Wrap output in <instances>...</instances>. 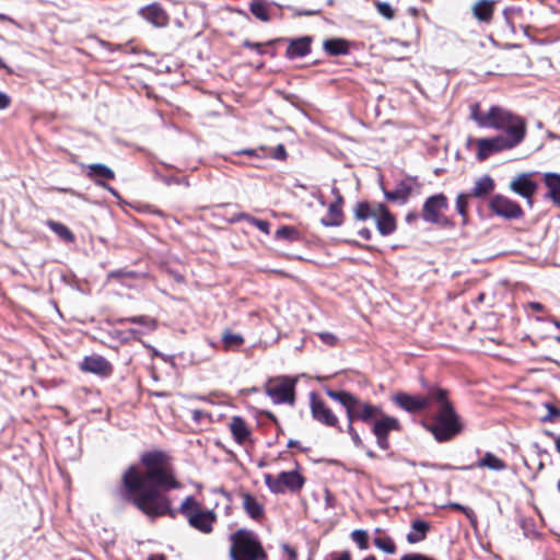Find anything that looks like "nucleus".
Returning a JSON list of instances; mask_svg holds the SVG:
<instances>
[{
	"mask_svg": "<svg viewBox=\"0 0 560 560\" xmlns=\"http://www.w3.org/2000/svg\"><path fill=\"white\" fill-rule=\"evenodd\" d=\"M398 430H400L399 421L395 417L384 413L383 410L373 421L372 432L376 436L378 447L382 450L388 448V433Z\"/></svg>",
	"mask_w": 560,
	"mask_h": 560,
	"instance_id": "9b49d317",
	"label": "nucleus"
},
{
	"mask_svg": "<svg viewBox=\"0 0 560 560\" xmlns=\"http://www.w3.org/2000/svg\"><path fill=\"white\" fill-rule=\"evenodd\" d=\"M80 369L83 372L93 373L103 377L109 376L113 372L110 362L97 354L85 357L80 363Z\"/></svg>",
	"mask_w": 560,
	"mask_h": 560,
	"instance_id": "dca6fc26",
	"label": "nucleus"
},
{
	"mask_svg": "<svg viewBox=\"0 0 560 560\" xmlns=\"http://www.w3.org/2000/svg\"><path fill=\"white\" fill-rule=\"evenodd\" d=\"M147 560H166L164 555H151Z\"/></svg>",
	"mask_w": 560,
	"mask_h": 560,
	"instance_id": "4d7b16f0",
	"label": "nucleus"
},
{
	"mask_svg": "<svg viewBox=\"0 0 560 560\" xmlns=\"http://www.w3.org/2000/svg\"><path fill=\"white\" fill-rule=\"evenodd\" d=\"M235 154L253 156V155H257V152H256V150H241V151L235 152Z\"/></svg>",
	"mask_w": 560,
	"mask_h": 560,
	"instance_id": "5fc2aeb1",
	"label": "nucleus"
},
{
	"mask_svg": "<svg viewBox=\"0 0 560 560\" xmlns=\"http://www.w3.org/2000/svg\"><path fill=\"white\" fill-rule=\"evenodd\" d=\"M295 384V378L288 376L276 377L267 382L265 392L276 404L293 405Z\"/></svg>",
	"mask_w": 560,
	"mask_h": 560,
	"instance_id": "1a4fd4ad",
	"label": "nucleus"
},
{
	"mask_svg": "<svg viewBox=\"0 0 560 560\" xmlns=\"http://www.w3.org/2000/svg\"><path fill=\"white\" fill-rule=\"evenodd\" d=\"M528 306H529L532 310L537 311V312H540V311H542V310H544L542 304H540V303H538V302H530V303L528 304Z\"/></svg>",
	"mask_w": 560,
	"mask_h": 560,
	"instance_id": "864d4df0",
	"label": "nucleus"
},
{
	"mask_svg": "<svg viewBox=\"0 0 560 560\" xmlns=\"http://www.w3.org/2000/svg\"><path fill=\"white\" fill-rule=\"evenodd\" d=\"M238 219L244 220L254 226L256 225V222H258V220H259V219H257L250 214H247V213L240 214Z\"/></svg>",
	"mask_w": 560,
	"mask_h": 560,
	"instance_id": "603ef678",
	"label": "nucleus"
},
{
	"mask_svg": "<svg viewBox=\"0 0 560 560\" xmlns=\"http://www.w3.org/2000/svg\"><path fill=\"white\" fill-rule=\"evenodd\" d=\"M555 325H556L558 328H560V323H559V322H557V320H556V322H555Z\"/></svg>",
	"mask_w": 560,
	"mask_h": 560,
	"instance_id": "774afa93",
	"label": "nucleus"
},
{
	"mask_svg": "<svg viewBox=\"0 0 560 560\" xmlns=\"http://www.w3.org/2000/svg\"><path fill=\"white\" fill-rule=\"evenodd\" d=\"M359 234L364 237L365 240H369L371 237V232L368 229H363L359 232Z\"/></svg>",
	"mask_w": 560,
	"mask_h": 560,
	"instance_id": "6e6d98bb",
	"label": "nucleus"
},
{
	"mask_svg": "<svg viewBox=\"0 0 560 560\" xmlns=\"http://www.w3.org/2000/svg\"><path fill=\"white\" fill-rule=\"evenodd\" d=\"M416 185L415 178H407L399 182L396 188L392 191L384 190L386 199L399 203H405L410 197Z\"/></svg>",
	"mask_w": 560,
	"mask_h": 560,
	"instance_id": "a211bd4d",
	"label": "nucleus"
},
{
	"mask_svg": "<svg viewBox=\"0 0 560 560\" xmlns=\"http://www.w3.org/2000/svg\"><path fill=\"white\" fill-rule=\"evenodd\" d=\"M516 142H477V159L483 161L490 155L512 149Z\"/></svg>",
	"mask_w": 560,
	"mask_h": 560,
	"instance_id": "412c9836",
	"label": "nucleus"
},
{
	"mask_svg": "<svg viewBox=\"0 0 560 560\" xmlns=\"http://www.w3.org/2000/svg\"><path fill=\"white\" fill-rule=\"evenodd\" d=\"M431 400H434L431 397V390L428 396H413L401 392L393 396V401L408 412H418L427 409Z\"/></svg>",
	"mask_w": 560,
	"mask_h": 560,
	"instance_id": "4468645a",
	"label": "nucleus"
},
{
	"mask_svg": "<svg viewBox=\"0 0 560 560\" xmlns=\"http://www.w3.org/2000/svg\"><path fill=\"white\" fill-rule=\"evenodd\" d=\"M545 184L549 189L548 196L560 207V175L552 173L545 174Z\"/></svg>",
	"mask_w": 560,
	"mask_h": 560,
	"instance_id": "c85d7f7f",
	"label": "nucleus"
},
{
	"mask_svg": "<svg viewBox=\"0 0 560 560\" xmlns=\"http://www.w3.org/2000/svg\"><path fill=\"white\" fill-rule=\"evenodd\" d=\"M298 445V441H294V440H290L288 442V447H295Z\"/></svg>",
	"mask_w": 560,
	"mask_h": 560,
	"instance_id": "0e129e2a",
	"label": "nucleus"
},
{
	"mask_svg": "<svg viewBox=\"0 0 560 560\" xmlns=\"http://www.w3.org/2000/svg\"><path fill=\"white\" fill-rule=\"evenodd\" d=\"M324 49L331 56L345 55L348 52V43L340 38L327 39L324 42Z\"/></svg>",
	"mask_w": 560,
	"mask_h": 560,
	"instance_id": "473e14b6",
	"label": "nucleus"
},
{
	"mask_svg": "<svg viewBox=\"0 0 560 560\" xmlns=\"http://www.w3.org/2000/svg\"><path fill=\"white\" fill-rule=\"evenodd\" d=\"M354 215L358 220L361 221L373 219L376 223L378 232L382 235H389L396 230L395 217L382 203H358L354 210Z\"/></svg>",
	"mask_w": 560,
	"mask_h": 560,
	"instance_id": "0eeeda50",
	"label": "nucleus"
},
{
	"mask_svg": "<svg viewBox=\"0 0 560 560\" xmlns=\"http://www.w3.org/2000/svg\"><path fill=\"white\" fill-rule=\"evenodd\" d=\"M494 10V0H478L472 5L474 16L481 22H489Z\"/></svg>",
	"mask_w": 560,
	"mask_h": 560,
	"instance_id": "393cba45",
	"label": "nucleus"
},
{
	"mask_svg": "<svg viewBox=\"0 0 560 560\" xmlns=\"http://www.w3.org/2000/svg\"><path fill=\"white\" fill-rule=\"evenodd\" d=\"M310 45H311L310 37H301L298 39H293V40H291V43L287 49V56L289 58L304 57L311 50Z\"/></svg>",
	"mask_w": 560,
	"mask_h": 560,
	"instance_id": "bb28decb",
	"label": "nucleus"
},
{
	"mask_svg": "<svg viewBox=\"0 0 560 560\" xmlns=\"http://www.w3.org/2000/svg\"><path fill=\"white\" fill-rule=\"evenodd\" d=\"M548 415L544 418V421L552 420L553 418L560 417V410L551 405H546Z\"/></svg>",
	"mask_w": 560,
	"mask_h": 560,
	"instance_id": "37998d69",
	"label": "nucleus"
},
{
	"mask_svg": "<svg viewBox=\"0 0 560 560\" xmlns=\"http://www.w3.org/2000/svg\"><path fill=\"white\" fill-rule=\"evenodd\" d=\"M229 428H230V431L232 433L234 441L237 444L243 445L247 441H249L252 432H250V429L248 428L247 423L245 422V420L242 417H240V416L232 417L230 420V423H229Z\"/></svg>",
	"mask_w": 560,
	"mask_h": 560,
	"instance_id": "6ab92c4d",
	"label": "nucleus"
},
{
	"mask_svg": "<svg viewBox=\"0 0 560 560\" xmlns=\"http://www.w3.org/2000/svg\"><path fill=\"white\" fill-rule=\"evenodd\" d=\"M450 506L453 509H456V510H460V511L464 510V506L458 503H452Z\"/></svg>",
	"mask_w": 560,
	"mask_h": 560,
	"instance_id": "680f3d73",
	"label": "nucleus"
},
{
	"mask_svg": "<svg viewBox=\"0 0 560 560\" xmlns=\"http://www.w3.org/2000/svg\"><path fill=\"white\" fill-rule=\"evenodd\" d=\"M238 219L244 220L254 226L256 225V222H258V220H259V219H257L250 214H247V213L240 214Z\"/></svg>",
	"mask_w": 560,
	"mask_h": 560,
	"instance_id": "3c124183",
	"label": "nucleus"
},
{
	"mask_svg": "<svg viewBox=\"0 0 560 560\" xmlns=\"http://www.w3.org/2000/svg\"><path fill=\"white\" fill-rule=\"evenodd\" d=\"M470 118L480 127L502 130L511 140H523L526 133L525 120L500 106H492L489 110L482 112L479 104H472Z\"/></svg>",
	"mask_w": 560,
	"mask_h": 560,
	"instance_id": "f03ea898",
	"label": "nucleus"
},
{
	"mask_svg": "<svg viewBox=\"0 0 560 560\" xmlns=\"http://www.w3.org/2000/svg\"><path fill=\"white\" fill-rule=\"evenodd\" d=\"M310 406H311V412L312 417L327 425L337 428L339 424V420L337 416L332 412V410L322 400L318 398V396L315 393H311L310 395Z\"/></svg>",
	"mask_w": 560,
	"mask_h": 560,
	"instance_id": "ddd939ff",
	"label": "nucleus"
},
{
	"mask_svg": "<svg viewBox=\"0 0 560 560\" xmlns=\"http://www.w3.org/2000/svg\"><path fill=\"white\" fill-rule=\"evenodd\" d=\"M179 512L187 518L188 524L192 528L202 534H210L212 532L217 514L211 510H202L194 497L189 495L182 502Z\"/></svg>",
	"mask_w": 560,
	"mask_h": 560,
	"instance_id": "423d86ee",
	"label": "nucleus"
},
{
	"mask_svg": "<svg viewBox=\"0 0 560 560\" xmlns=\"http://www.w3.org/2000/svg\"><path fill=\"white\" fill-rule=\"evenodd\" d=\"M276 237L294 242L300 238V233L294 228L282 226L276 232Z\"/></svg>",
	"mask_w": 560,
	"mask_h": 560,
	"instance_id": "c9c22d12",
	"label": "nucleus"
},
{
	"mask_svg": "<svg viewBox=\"0 0 560 560\" xmlns=\"http://www.w3.org/2000/svg\"><path fill=\"white\" fill-rule=\"evenodd\" d=\"M265 483L272 493H283L285 491H300L305 479L298 470L282 471L278 476L265 475Z\"/></svg>",
	"mask_w": 560,
	"mask_h": 560,
	"instance_id": "6e6552de",
	"label": "nucleus"
},
{
	"mask_svg": "<svg viewBox=\"0 0 560 560\" xmlns=\"http://www.w3.org/2000/svg\"><path fill=\"white\" fill-rule=\"evenodd\" d=\"M336 560H350V556L349 553L343 552Z\"/></svg>",
	"mask_w": 560,
	"mask_h": 560,
	"instance_id": "052dcab7",
	"label": "nucleus"
},
{
	"mask_svg": "<svg viewBox=\"0 0 560 560\" xmlns=\"http://www.w3.org/2000/svg\"><path fill=\"white\" fill-rule=\"evenodd\" d=\"M0 69H5L9 72H11V69L3 62V60L0 58Z\"/></svg>",
	"mask_w": 560,
	"mask_h": 560,
	"instance_id": "e2e57ef3",
	"label": "nucleus"
},
{
	"mask_svg": "<svg viewBox=\"0 0 560 560\" xmlns=\"http://www.w3.org/2000/svg\"><path fill=\"white\" fill-rule=\"evenodd\" d=\"M243 46L247 47V48H250V49H255L260 55L264 52L262 45L259 44V43H253L250 40H244Z\"/></svg>",
	"mask_w": 560,
	"mask_h": 560,
	"instance_id": "a18cd8bd",
	"label": "nucleus"
},
{
	"mask_svg": "<svg viewBox=\"0 0 560 560\" xmlns=\"http://www.w3.org/2000/svg\"><path fill=\"white\" fill-rule=\"evenodd\" d=\"M132 323V324H139L143 327V329H130L129 332L132 335L135 339H140V336L144 332L152 331L156 328V322L155 319L141 315V316H132L120 319V323Z\"/></svg>",
	"mask_w": 560,
	"mask_h": 560,
	"instance_id": "5701e85b",
	"label": "nucleus"
},
{
	"mask_svg": "<svg viewBox=\"0 0 560 560\" xmlns=\"http://www.w3.org/2000/svg\"><path fill=\"white\" fill-rule=\"evenodd\" d=\"M86 175L90 178L94 179L96 182V184H98L100 186L108 189L113 195H117L115 189L108 187L103 182L97 179V178L113 179L115 177L114 172L106 165L101 164V163L90 164L88 166Z\"/></svg>",
	"mask_w": 560,
	"mask_h": 560,
	"instance_id": "aec40b11",
	"label": "nucleus"
},
{
	"mask_svg": "<svg viewBox=\"0 0 560 560\" xmlns=\"http://www.w3.org/2000/svg\"><path fill=\"white\" fill-rule=\"evenodd\" d=\"M10 103H11V100H10L9 95H7L3 92H0V109H4V108L9 107Z\"/></svg>",
	"mask_w": 560,
	"mask_h": 560,
	"instance_id": "de8ad7c7",
	"label": "nucleus"
},
{
	"mask_svg": "<svg viewBox=\"0 0 560 560\" xmlns=\"http://www.w3.org/2000/svg\"><path fill=\"white\" fill-rule=\"evenodd\" d=\"M243 508L253 520H260L264 516V505L252 494L244 493Z\"/></svg>",
	"mask_w": 560,
	"mask_h": 560,
	"instance_id": "a878e982",
	"label": "nucleus"
},
{
	"mask_svg": "<svg viewBox=\"0 0 560 560\" xmlns=\"http://www.w3.org/2000/svg\"><path fill=\"white\" fill-rule=\"evenodd\" d=\"M46 224L62 241L68 242V243L74 242V240H75L74 234L63 223H60V222H57L54 220H48Z\"/></svg>",
	"mask_w": 560,
	"mask_h": 560,
	"instance_id": "72a5a7b5",
	"label": "nucleus"
},
{
	"mask_svg": "<svg viewBox=\"0 0 560 560\" xmlns=\"http://www.w3.org/2000/svg\"><path fill=\"white\" fill-rule=\"evenodd\" d=\"M430 529V524L423 520H415L411 523V529L407 535V541L409 544H417L427 537Z\"/></svg>",
	"mask_w": 560,
	"mask_h": 560,
	"instance_id": "b1692460",
	"label": "nucleus"
},
{
	"mask_svg": "<svg viewBox=\"0 0 560 560\" xmlns=\"http://www.w3.org/2000/svg\"><path fill=\"white\" fill-rule=\"evenodd\" d=\"M222 343L224 350H237L244 343V338L241 334L225 330L222 335Z\"/></svg>",
	"mask_w": 560,
	"mask_h": 560,
	"instance_id": "f704fd0d",
	"label": "nucleus"
},
{
	"mask_svg": "<svg viewBox=\"0 0 560 560\" xmlns=\"http://www.w3.org/2000/svg\"><path fill=\"white\" fill-rule=\"evenodd\" d=\"M326 395L345 407L348 422L360 420L370 423L374 421L382 411L380 406L363 401L349 392H337L328 388L326 389Z\"/></svg>",
	"mask_w": 560,
	"mask_h": 560,
	"instance_id": "20e7f679",
	"label": "nucleus"
},
{
	"mask_svg": "<svg viewBox=\"0 0 560 560\" xmlns=\"http://www.w3.org/2000/svg\"><path fill=\"white\" fill-rule=\"evenodd\" d=\"M431 397L440 407L431 424L425 428L433 434L438 442H446L455 438L463 430L459 416L447 399V392L440 387L431 388Z\"/></svg>",
	"mask_w": 560,
	"mask_h": 560,
	"instance_id": "7ed1b4c3",
	"label": "nucleus"
},
{
	"mask_svg": "<svg viewBox=\"0 0 560 560\" xmlns=\"http://www.w3.org/2000/svg\"><path fill=\"white\" fill-rule=\"evenodd\" d=\"M555 447L557 452L560 454V434L555 436Z\"/></svg>",
	"mask_w": 560,
	"mask_h": 560,
	"instance_id": "13d9d810",
	"label": "nucleus"
},
{
	"mask_svg": "<svg viewBox=\"0 0 560 560\" xmlns=\"http://www.w3.org/2000/svg\"><path fill=\"white\" fill-rule=\"evenodd\" d=\"M400 560H433L432 558L422 553H406Z\"/></svg>",
	"mask_w": 560,
	"mask_h": 560,
	"instance_id": "79ce46f5",
	"label": "nucleus"
},
{
	"mask_svg": "<svg viewBox=\"0 0 560 560\" xmlns=\"http://www.w3.org/2000/svg\"><path fill=\"white\" fill-rule=\"evenodd\" d=\"M255 228H257L259 231L267 235L270 233V223L266 220L259 219L258 222H256Z\"/></svg>",
	"mask_w": 560,
	"mask_h": 560,
	"instance_id": "c03bdc74",
	"label": "nucleus"
},
{
	"mask_svg": "<svg viewBox=\"0 0 560 560\" xmlns=\"http://www.w3.org/2000/svg\"><path fill=\"white\" fill-rule=\"evenodd\" d=\"M145 471L129 467L122 475L126 498L143 514L151 518L171 515V501L165 492L180 488L168 463V456L161 451H151L141 456Z\"/></svg>",
	"mask_w": 560,
	"mask_h": 560,
	"instance_id": "f257e3e1",
	"label": "nucleus"
},
{
	"mask_svg": "<svg viewBox=\"0 0 560 560\" xmlns=\"http://www.w3.org/2000/svg\"><path fill=\"white\" fill-rule=\"evenodd\" d=\"M448 207L447 198L443 194L429 197L422 208V219L433 224H445L447 222L444 211Z\"/></svg>",
	"mask_w": 560,
	"mask_h": 560,
	"instance_id": "9d476101",
	"label": "nucleus"
},
{
	"mask_svg": "<svg viewBox=\"0 0 560 560\" xmlns=\"http://www.w3.org/2000/svg\"><path fill=\"white\" fill-rule=\"evenodd\" d=\"M273 156L279 160H283L287 156V152L282 144H279L273 152Z\"/></svg>",
	"mask_w": 560,
	"mask_h": 560,
	"instance_id": "09e8293b",
	"label": "nucleus"
},
{
	"mask_svg": "<svg viewBox=\"0 0 560 560\" xmlns=\"http://www.w3.org/2000/svg\"><path fill=\"white\" fill-rule=\"evenodd\" d=\"M493 179L490 176L486 175L476 180L470 195L475 197H483L489 195L493 190Z\"/></svg>",
	"mask_w": 560,
	"mask_h": 560,
	"instance_id": "2f4dec72",
	"label": "nucleus"
},
{
	"mask_svg": "<svg viewBox=\"0 0 560 560\" xmlns=\"http://www.w3.org/2000/svg\"><path fill=\"white\" fill-rule=\"evenodd\" d=\"M347 432L351 436V440L355 446H358V447L362 446V444H363L362 440H361L360 435L358 434V432L355 431V429L353 428V422L348 423Z\"/></svg>",
	"mask_w": 560,
	"mask_h": 560,
	"instance_id": "ea45409f",
	"label": "nucleus"
},
{
	"mask_svg": "<svg viewBox=\"0 0 560 560\" xmlns=\"http://www.w3.org/2000/svg\"><path fill=\"white\" fill-rule=\"evenodd\" d=\"M363 560H375V558L370 556V557L364 558Z\"/></svg>",
	"mask_w": 560,
	"mask_h": 560,
	"instance_id": "338daca9",
	"label": "nucleus"
},
{
	"mask_svg": "<svg viewBox=\"0 0 560 560\" xmlns=\"http://www.w3.org/2000/svg\"><path fill=\"white\" fill-rule=\"evenodd\" d=\"M417 218H418V214H417V213H409V214H407L406 220H407V222H409V223H410V222H412L413 220H416Z\"/></svg>",
	"mask_w": 560,
	"mask_h": 560,
	"instance_id": "bf43d9fd",
	"label": "nucleus"
},
{
	"mask_svg": "<svg viewBox=\"0 0 560 560\" xmlns=\"http://www.w3.org/2000/svg\"><path fill=\"white\" fill-rule=\"evenodd\" d=\"M138 14L154 27H165L170 23V15L158 2L139 9Z\"/></svg>",
	"mask_w": 560,
	"mask_h": 560,
	"instance_id": "2eb2a0df",
	"label": "nucleus"
},
{
	"mask_svg": "<svg viewBox=\"0 0 560 560\" xmlns=\"http://www.w3.org/2000/svg\"><path fill=\"white\" fill-rule=\"evenodd\" d=\"M470 196V194H459L456 198V209L464 219L466 218L468 198Z\"/></svg>",
	"mask_w": 560,
	"mask_h": 560,
	"instance_id": "58836bf2",
	"label": "nucleus"
},
{
	"mask_svg": "<svg viewBox=\"0 0 560 560\" xmlns=\"http://www.w3.org/2000/svg\"><path fill=\"white\" fill-rule=\"evenodd\" d=\"M510 188L515 194L530 201L537 189V184L532 179L529 174H522L511 182Z\"/></svg>",
	"mask_w": 560,
	"mask_h": 560,
	"instance_id": "f3484780",
	"label": "nucleus"
},
{
	"mask_svg": "<svg viewBox=\"0 0 560 560\" xmlns=\"http://www.w3.org/2000/svg\"><path fill=\"white\" fill-rule=\"evenodd\" d=\"M191 415H192V419L196 421V422H200L205 417H207V412L203 411V410H200V409H195L191 411Z\"/></svg>",
	"mask_w": 560,
	"mask_h": 560,
	"instance_id": "49530a36",
	"label": "nucleus"
},
{
	"mask_svg": "<svg viewBox=\"0 0 560 560\" xmlns=\"http://www.w3.org/2000/svg\"><path fill=\"white\" fill-rule=\"evenodd\" d=\"M250 13L261 22L270 21V5L265 0H254L249 4Z\"/></svg>",
	"mask_w": 560,
	"mask_h": 560,
	"instance_id": "7c9ffc66",
	"label": "nucleus"
},
{
	"mask_svg": "<svg viewBox=\"0 0 560 560\" xmlns=\"http://www.w3.org/2000/svg\"><path fill=\"white\" fill-rule=\"evenodd\" d=\"M232 560H262L266 553L257 535L247 529H238L230 536Z\"/></svg>",
	"mask_w": 560,
	"mask_h": 560,
	"instance_id": "39448f33",
	"label": "nucleus"
},
{
	"mask_svg": "<svg viewBox=\"0 0 560 560\" xmlns=\"http://www.w3.org/2000/svg\"><path fill=\"white\" fill-rule=\"evenodd\" d=\"M352 540L358 544L360 549H368V534L363 529H355L351 533Z\"/></svg>",
	"mask_w": 560,
	"mask_h": 560,
	"instance_id": "e433bc0d",
	"label": "nucleus"
},
{
	"mask_svg": "<svg viewBox=\"0 0 560 560\" xmlns=\"http://www.w3.org/2000/svg\"><path fill=\"white\" fill-rule=\"evenodd\" d=\"M375 7H376L377 12L382 16H384L386 20H393L394 19L395 11H394V9L392 8V5L389 3L376 1L375 2Z\"/></svg>",
	"mask_w": 560,
	"mask_h": 560,
	"instance_id": "4c0bfd02",
	"label": "nucleus"
},
{
	"mask_svg": "<svg viewBox=\"0 0 560 560\" xmlns=\"http://www.w3.org/2000/svg\"><path fill=\"white\" fill-rule=\"evenodd\" d=\"M489 207L493 213L508 220L523 217V210L520 205L501 195L492 197Z\"/></svg>",
	"mask_w": 560,
	"mask_h": 560,
	"instance_id": "f8f14e48",
	"label": "nucleus"
},
{
	"mask_svg": "<svg viewBox=\"0 0 560 560\" xmlns=\"http://www.w3.org/2000/svg\"><path fill=\"white\" fill-rule=\"evenodd\" d=\"M318 337L325 345L335 346L337 343V337L330 332H319Z\"/></svg>",
	"mask_w": 560,
	"mask_h": 560,
	"instance_id": "a19ab883",
	"label": "nucleus"
},
{
	"mask_svg": "<svg viewBox=\"0 0 560 560\" xmlns=\"http://www.w3.org/2000/svg\"><path fill=\"white\" fill-rule=\"evenodd\" d=\"M376 536L373 541L376 548L384 551L385 553L393 555L396 551V545L394 540L384 534L380 528L375 530Z\"/></svg>",
	"mask_w": 560,
	"mask_h": 560,
	"instance_id": "c756f323",
	"label": "nucleus"
},
{
	"mask_svg": "<svg viewBox=\"0 0 560 560\" xmlns=\"http://www.w3.org/2000/svg\"><path fill=\"white\" fill-rule=\"evenodd\" d=\"M488 468L493 471H502L506 469V464L503 459L498 457L491 452H487L475 465L463 467V469Z\"/></svg>",
	"mask_w": 560,
	"mask_h": 560,
	"instance_id": "4be33fe9",
	"label": "nucleus"
},
{
	"mask_svg": "<svg viewBox=\"0 0 560 560\" xmlns=\"http://www.w3.org/2000/svg\"><path fill=\"white\" fill-rule=\"evenodd\" d=\"M341 197L338 196V200L329 206L328 213L322 219V223L326 226H337L341 224Z\"/></svg>",
	"mask_w": 560,
	"mask_h": 560,
	"instance_id": "cd10ccee",
	"label": "nucleus"
},
{
	"mask_svg": "<svg viewBox=\"0 0 560 560\" xmlns=\"http://www.w3.org/2000/svg\"><path fill=\"white\" fill-rule=\"evenodd\" d=\"M283 551L288 555L291 560H295L298 557L296 551L289 545L282 546Z\"/></svg>",
	"mask_w": 560,
	"mask_h": 560,
	"instance_id": "8fccbe9b",
	"label": "nucleus"
},
{
	"mask_svg": "<svg viewBox=\"0 0 560 560\" xmlns=\"http://www.w3.org/2000/svg\"><path fill=\"white\" fill-rule=\"evenodd\" d=\"M0 20L5 21V20H9V18L7 15L0 13Z\"/></svg>",
	"mask_w": 560,
	"mask_h": 560,
	"instance_id": "69168bd1",
	"label": "nucleus"
}]
</instances>
